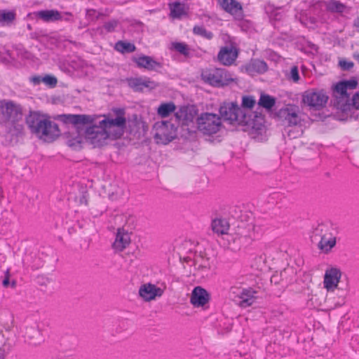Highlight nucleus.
I'll return each instance as SVG.
<instances>
[{
    "instance_id": "1",
    "label": "nucleus",
    "mask_w": 359,
    "mask_h": 359,
    "mask_svg": "<svg viewBox=\"0 0 359 359\" xmlns=\"http://www.w3.org/2000/svg\"><path fill=\"white\" fill-rule=\"evenodd\" d=\"M60 120L66 123H72L74 128L72 131L65 133L67 144L74 148H80L85 140L83 128L79 125L92 124L95 118L86 114H62Z\"/></svg>"
},
{
    "instance_id": "2",
    "label": "nucleus",
    "mask_w": 359,
    "mask_h": 359,
    "mask_svg": "<svg viewBox=\"0 0 359 359\" xmlns=\"http://www.w3.org/2000/svg\"><path fill=\"white\" fill-rule=\"evenodd\" d=\"M27 123L32 132L40 138L53 139L59 135L57 125L36 112L30 113Z\"/></svg>"
},
{
    "instance_id": "3",
    "label": "nucleus",
    "mask_w": 359,
    "mask_h": 359,
    "mask_svg": "<svg viewBox=\"0 0 359 359\" xmlns=\"http://www.w3.org/2000/svg\"><path fill=\"white\" fill-rule=\"evenodd\" d=\"M221 116L231 123L243 126H251L252 120L250 116L244 111L236 103H224L219 107Z\"/></svg>"
},
{
    "instance_id": "4",
    "label": "nucleus",
    "mask_w": 359,
    "mask_h": 359,
    "mask_svg": "<svg viewBox=\"0 0 359 359\" xmlns=\"http://www.w3.org/2000/svg\"><path fill=\"white\" fill-rule=\"evenodd\" d=\"M201 77L205 83L216 87L227 86L234 81L231 74L223 68L205 69L201 73Z\"/></svg>"
},
{
    "instance_id": "5",
    "label": "nucleus",
    "mask_w": 359,
    "mask_h": 359,
    "mask_svg": "<svg viewBox=\"0 0 359 359\" xmlns=\"http://www.w3.org/2000/svg\"><path fill=\"white\" fill-rule=\"evenodd\" d=\"M198 129L205 135L217 133L221 126V118L212 113H202L196 119Z\"/></svg>"
},
{
    "instance_id": "6",
    "label": "nucleus",
    "mask_w": 359,
    "mask_h": 359,
    "mask_svg": "<svg viewBox=\"0 0 359 359\" xmlns=\"http://www.w3.org/2000/svg\"><path fill=\"white\" fill-rule=\"evenodd\" d=\"M85 140L94 147H100L105 144L107 135L104 132L101 121L99 124H93L83 129Z\"/></svg>"
},
{
    "instance_id": "7",
    "label": "nucleus",
    "mask_w": 359,
    "mask_h": 359,
    "mask_svg": "<svg viewBox=\"0 0 359 359\" xmlns=\"http://www.w3.org/2000/svg\"><path fill=\"white\" fill-rule=\"evenodd\" d=\"M107 139H117L122 136L126 127V120L122 115L115 118H105L101 121Z\"/></svg>"
},
{
    "instance_id": "8",
    "label": "nucleus",
    "mask_w": 359,
    "mask_h": 359,
    "mask_svg": "<svg viewBox=\"0 0 359 359\" xmlns=\"http://www.w3.org/2000/svg\"><path fill=\"white\" fill-rule=\"evenodd\" d=\"M330 226L320 224L315 229V235L320 237L318 244L319 250L325 253L329 252L336 245V237L332 233Z\"/></svg>"
},
{
    "instance_id": "9",
    "label": "nucleus",
    "mask_w": 359,
    "mask_h": 359,
    "mask_svg": "<svg viewBox=\"0 0 359 359\" xmlns=\"http://www.w3.org/2000/svg\"><path fill=\"white\" fill-rule=\"evenodd\" d=\"M156 133L154 139L158 144H166L176 137V128L170 122L156 123Z\"/></svg>"
},
{
    "instance_id": "10",
    "label": "nucleus",
    "mask_w": 359,
    "mask_h": 359,
    "mask_svg": "<svg viewBox=\"0 0 359 359\" xmlns=\"http://www.w3.org/2000/svg\"><path fill=\"white\" fill-rule=\"evenodd\" d=\"M327 100L328 96L323 90H308L302 95L303 102L316 109L323 108Z\"/></svg>"
},
{
    "instance_id": "11",
    "label": "nucleus",
    "mask_w": 359,
    "mask_h": 359,
    "mask_svg": "<svg viewBox=\"0 0 359 359\" xmlns=\"http://www.w3.org/2000/svg\"><path fill=\"white\" fill-rule=\"evenodd\" d=\"M358 86V80L353 78L350 80L341 81L337 83L334 88L335 96L341 99H345L346 102L349 101L350 93L348 90H354Z\"/></svg>"
},
{
    "instance_id": "12",
    "label": "nucleus",
    "mask_w": 359,
    "mask_h": 359,
    "mask_svg": "<svg viewBox=\"0 0 359 359\" xmlns=\"http://www.w3.org/2000/svg\"><path fill=\"white\" fill-rule=\"evenodd\" d=\"M279 114L289 126H297L301 123L300 110L297 106H287L280 110Z\"/></svg>"
},
{
    "instance_id": "13",
    "label": "nucleus",
    "mask_w": 359,
    "mask_h": 359,
    "mask_svg": "<svg viewBox=\"0 0 359 359\" xmlns=\"http://www.w3.org/2000/svg\"><path fill=\"white\" fill-rule=\"evenodd\" d=\"M258 292L252 287L243 288L236 297L237 304L241 308H247L254 304L257 298Z\"/></svg>"
},
{
    "instance_id": "14",
    "label": "nucleus",
    "mask_w": 359,
    "mask_h": 359,
    "mask_svg": "<svg viewBox=\"0 0 359 359\" xmlns=\"http://www.w3.org/2000/svg\"><path fill=\"white\" fill-rule=\"evenodd\" d=\"M24 337L25 341L31 346H36L43 341L42 334L36 323L26 326Z\"/></svg>"
},
{
    "instance_id": "15",
    "label": "nucleus",
    "mask_w": 359,
    "mask_h": 359,
    "mask_svg": "<svg viewBox=\"0 0 359 359\" xmlns=\"http://www.w3.org/2000/svg\"><path fill=\"white\" fill-rule=\"evenodd\" d=\"M238 49L233 45L222 47L218 55V61L224 65H232L238 57Z\"/></svg>"
},
{
    "instance_id": "16",
    "label": "nucleus",
    "mask_w": 359,
    "mask_h": 359,
    "mask_svg": "<svg viewBox=\"0 0 359 359\" xmlns=\"http://www.w3.org/2000/svg\"><path fill=\"white\" fill-rule=\"evenodd\" d=\"M163 292L160 287L150 283L142 284L139 289V295L145 302H150L162 296Z\"/></svg>"
},
{
    "instance_id": "17",
    "label": "nucleus",
    "mask_w": 359,
    "mask_h": 359,
    "mask_svg": "<svg viewBox=\"0 0 359 359\" xmlns=\"http://www.w3.org/2000/svg\"><path fill=\"white\" fill-rule=\"evenodd\" d=\"M128 85L135 91L140 92L144 88L152 90L158 86V83L149 78H130L127 79Z\"/></svg>"
},
{
    "instance_id": "18",
    "label": "nucleus",
    "mask_w": 359,
    "mask_h": 359,
    "mask_svg": "<svg viewBox=\"0 0 359 359\" xmlns=\"http://www.w3.org/2000/svg\"><path fill=\"white\" fill-rule=\"evenodd\" d=\"M130 236L127 231L123 229H118L116 238L112 243V249L115 252L123 251L130 244Z\"/></svg>"
},
{
    "instance_id": "19",
    "label": "nucleus",
    "mask_w": 359,
    "mask_h": 359,
    "mask_svg": "<svg viewBox=\"0 0 359 359\" xmlns=\"http://www.w3.org/2000/svg\"><path fill=\"white\" fill-rule=\"evenodd\" d=\"M196 116V111L194 107H183L175 114V118L182 126L193 123Z\"/></svg>"
},
{
    "instance_id": "20",
    "label": "nucleus",
    "mask_w": 359,
    "mask_h": 359,
    "mask_svg": "<svg viewBox=\"0 0 359 359\" xmlns=\"http://www.w3.org/2000/svg\"><path fill=\"white\" fill-rule=\"evenodd\" d=\"M221 7L227 13L232 15L236 19L241 20L243 18V11L241 4L236 0H219Z\"/></svg>"
},
{
    "instance_id": "21",
    "label": "nucleus",
    "mask_w": 359,
    "mask_h": 359,
    "mask_svg": "<svg viewBox=\"0 0 359 359\" xmlns=\"http://www.w3.org/2000/svg\"><path fill=\"white\" fill-rule=\"evenodd\" d=\"M209 299L208 292L203 287L198 286L191 292L190 302L194 307H201L205 305Z\"/></svg>"
},
{
    "instance_id": "22",
    "label": "nucleus",
    "mask_w": 359,
    "mask_h": 359,
    "mask_svg": "<svg viewBox=\"0 0 359 359\" xmlns=\"http://www.w3.org/2000/svg\"><path fill=\"white\" fill-rule=\"evenodd\" d=\"M341 277V271H325L323 280L324 287L328 292H333L337 287Z\"/></svg>"
},
{
    "instance_id": "23",
    "label": "nucleus",
    "mask_w": 359,
    "mask_h": 359,
    "mask_svg": "<svg viewBox=\"0 0 359 359\" xmlns=\"http://www.w3.org/2000/svg\"><path fill=\"white\" fill-rule=\"evenodd\" d=\"M133 60L139 67L144 68L150 71H156L162 67V64L161 62L154 60L149 56H140L134 58Z\"/></svg>"
},
{
    "instance_id": "24",
    "label": "nucleus",
    "mask_w": 359,
    "mask_h": 359,
    "mask_svg": "<svg viewBox=\"0 0 359 359\" xmlns=\"http://www.w3.org/2000/svg\"><path fill=\"white\" fill-rule=\"evenodd\" d=\"M34 15L46 22H55L63 19L61 13L57 10L39 11L34 13Z\"/></svg>"
},
{
    "instance_id": "25",
    "label": "nucleus",
    "mask_w": 359,
    "mask_h": 359,
    "mask_svg": "<svg viewBox=\"0 0 359 359\" xmlns=\"http://www.w3.org/2000/svg\"><path fill=\"white\" fill-rule=\"evenodd\" d=\"M246 72L253 75L255 74H263L268 69L266 63L258 59L251 60L245 66Z\"/></svg>"
},
{
    "instance_id": "26",
    "label": "nucleus",
    "mask_w": 359,
    "mask_h": 359,
    "mask_svg": "<svg viewBox=\"0 0 359 359\" xmlns=\"http://www.w3.org/2000/svg\"><path fill=\"white\" fill-rule=\"evenodd\" d=\"M229 229L228 222L223 219H216L212 222V229L217 234H226Z\"/></svg>"
},
{
    "instance_id": "27",
    "label": "nucleus",
    "mask_w": 359,
    "mask_h": 359,
    "mask_svg": "<svg viewBox=\"0 0 359 359\" xmlns=\"http://www.w3.org/2000/svg\"><path fill=\"white\" fill-rule=\"evenodd\" d=\"M19 113V108L12 102H6L3 107V114L6 115L8 119L15 118Z\"/></svg>"
},
{
    "instance_id": "28",
    "label": "nucleus",
    "mask_w": 359,
    "mask_h": 359,
    "mask_svg": "<svg viewBox=\"0 0 359 359\" xmlns=\"http://www.w3.org/2000/svg\"><path fill=\"white\" fill-rule=\"evenodd\" d=\"M276 104V99L269 95L262 94L258 104L266 109L270 110Z\"/></svg>"
},
{
    "instance_id": "29",
    "label": "nucleus",
    "mask_w": 359,
    "mask_h": 359,
    "mask_svg": "<svg viewBox=\"0 0 359 359\" xmlns=\"http://www.w3.org/2000/svg\"><path fill=\"white\" fill-rule=\"evenodd\" d=\"M175 110V105L172 102L161 104L157 110L158 114L162 118L168 116Z\"/></svg>"
},
{
    "instance_id": "30",
    "label": "nucleus",
    "mask_w": 359,
    "mask_h": 359,
    "mask_svg": "<svg viewBox=\"0 0 359 359\" xmlns=\"http://www.w3.org/2000/svg\"><path fill=\"white\" fill-rule=\"evenodd\" d=\"M115 48L121 53H133L135 50L136 47L133 43L118 41L116 45Z\"/></svg>"
},
{
    "instance_id": "31",
    "label": "nucleus",
    "mask_w": 359,
    "mask_h": 359,
    "mask_svg": "<svg viewBox=\"0 0 359 359\" xmlns=\"http://www.w3.org/2000/svg\"><path fill=\"white\" fill-rule=\"evenodd\" d=\"M170 15L174 18H180L185 15L184 6L180 3L176 2L170 5Z\"/></svg>"
},
{
    "instance_id": "32",
    "label": "nucleus",
    "mask_w": 359,
    "mask_h": 359,
    "mask_svg": "<svg viewBox=\"0 0 359 359\" xmlns=\"http://www.w3.org/2000/svg\"><path fill=\"white\" fill-rule=\"evenodd\" d=\"M15 19V13L14 11H1L0 13V23L1 25H10Z\"/></svg>"
},
{
    "instance_id": "33",
    "label": "nucleus",
    "mask_w": 359,
    "mask_h": 359,
    "mask_svg": "<svg viewBox=\"0 0 359 359\" xmlns=\"http://www.w3.org/2000/svg\"><path fill=\"white\" fill-rule=\"evenodd\" d=\"M10 271H6L4 276L2 277V286L5 288H15L17 285V281L15 279H12L10 275Z\"/></svg>"
},
{
    "instance_id": "34",
    "label": "nucleus",
    "mask_w": 359,
    "mask_h": 359,
    "mask_svg": "<svg viewBox=\"0 0 359 359\" xmlns=\"http://www.w3.org/2000/svg\"><path fill=\"white\" fill-rule=\"evenodd\" d=\"M256 100L253 96L244 95L242 97L241 109L247 113V109H251L255 105Z\"/></svg>"
},
{
    "instance_id": "35",
    "label": "nucleus",
    "mask_w": 359,
    "mask_h": 359,
    "mask_svg": "<svg viewBox=\"0 0 359 359\" xmlns=\"http://www.w3.org/2000/svg\"><path fill=\"white\" fill-rule=\"evenodd\" d=\"M327 7L329 11L337 13H342L346 8L345 5L334 0L329 1Z\"/></svg>"
},
{
    "instance_id": "36",
    "label": "nucleus",
    "mask_w": 359,
    "mask_h": 359,
    "mask_svg": "<svg viewBox=\"0 0 359 359\" xmlns=\"http://www.w3.org/2000/svg\"><path fill=\"white\" fill-rule=\"evenodd\" d=\"M193 32L194 34L199 35L207 39H211L213 36V34L211 32H208L205 27L202 26H195L193 29Z\"/></svg>"
},
{
    "instance_id": "37",
    "label": "nucleus",
    "mask_w": 359,
    "mask_h": 359,
    "mask_svg": "<svg viewBox=\"0 0 359 359\" xmlns=\"http://www.w3.org/2000/svg\"><path fill=\"white\" fill-rule=\"evenodd\" d=\"M184 262H185L187 263V265H184L183 266L184 268L194 267L196 269H201L202 268H206L207 267V266L202 265V264H198V260H193V259H191L189 257L184 258Z\"/></svg>"
},
{
    "instance_id": "38",
    "label": "nucleus",
    "mask_w": 359,
    "mask_h": 359,
    "mask_svg": "<svg viewBox=\"0 0 359 359\" xmlns=\"http://www.w3.org/2000/svg\"><path fill=\"white\" fill-rule=\"evenodd\" d=\"M42 82L50 87H55L57 85V78L51 75H46L42 78Z\"/></svg>"
},
{
    "instance_id": "39",
    "label": "nucleus",
    "mask_w": 359,
    "mask_h": 359,
    "mask_svg": "<svg viewBox=\"0 0 359 359\" xmlns=\"http://www.w3.org/2000/svg\"><path fill=\"white\" fill-rule=\"evenodd\" d=\"M173 48L179 53L183 55L188 54V47L183 43H175L172 44Z\"/></svg>"
},
{
    "instance_id": "40",
    "label": "nucleus",
    "mask_w": 359,
    "mask_h": 359,
    "mask_svg": "<svg viewBox=\"0 0 359 359\" xmlns=\"http://www.w3.org/2000/svg\"><path fill=\"white\" fill-rule=\"evenodd\" d=\"M118 24V21L116 20H112L109 22H107L104 25V28L108 32H113L115 28L117 27Z\"/></svg>"
},
{
    "instance_id": "41",
    "label": "nucleus",
    "mask_w": 359,
    "mask_h": 359,
    "mask_svg": "<svg viewBox=\"0 0 359 359\" xmlns=\"http://www.w3.org/2000/svg\"><path fill=\"white\" fill-rule=\"evenodd\" d=\"M302 134V130L301 128L297 129H289L287 130V136L290 139H295L300 137Z\"/></svg>"
},
{
    "instance_id": "42",
    "label": "nucleus",
    "mask_w": 359,
    "mask_h": 359,
    "mask_svg": "<svg viewBox=\"0 0 359 359\" xmlns=\"http://www.w3.org/2000/svg\"><path fill=\"white\" fill-rule=\"evenodd\" d=\"M265 262V259L262 257V256L256 257L253 261V263L251 264L252 268H262V264Z\"/></svg>"
},
{
    "instance_id": "43",
    "label": "nucleus",
    "mask_w": 359,
    "mask_h": 359,
    "mask_svg": "<svg viewBox=\"0 0 359 359\" xmlns=\"http://www.w3.org/2000/svg\"><path fill=\"white\" fill-rule=\"evenodd\" d=\"M351 347L355 352L359 353V336H354L351 342Z\"/></svg>"
},
{
    "instance_id": "44",
    "label": "nucleus",
    "mask_w": 359,
    "mask_h": 359,
    "mask_svg": "<svg viewBox=\"0 0 359 359\" xmlns=\"http://www.w3.org/2000/svg\"><path fill=\"white\" fill-rule=\"evenodd\" d=\"M339 65L344 70H348L353 67V62L341 60L339 62Z\"/></svg>"
},
{
    "instance_id": "45",
    "label": "nucleus",
    "mask_w": 359,
    "mask_h": 359,
    "mask_svg": "<svg viewBox=\"0 0 359 359\" xmlns=\"http://www.w3.org/2000/svg\"><path fill=\"white\" fill-rule=\"evenodd\" d=\"M291 78L294 81H297L299 79V72L297 67H293L290 72Z\"/></svg>"
},
{
    "instance_id": "46",
    "label": "nucleus",
    "mask_w": 359,
    "mask_h": 359,
    "mask_svg": "<svg viewBox=\"0 0 359 359\" xmlns=\"http://www.w3.org/2000/svg\"><path fill=\"white\" fill-rule=\"evenodd\" d=\"M49 282V279L43 276H38L36 278V283L40 285H46Z\"/></svg>"
},
{
    "instance_id": "47",
    "label": "nucleus",
    "mask_w": 359,
    "mask_h": 359,
    "mask_svg": "<svg viewBox=\"0 0 359 359\" xmlns=\"http://www.w3.org/2000/svg\"><path fill=\"white\" fill-rule=\"evenodd\" d=\"M351 101L353 107L355 109H359V93H357L353 95Z\"/></svg>"
},
{
    "instance_id": "48",
    "label": "nucleus",
    "mask_w": 359,
    "mask_h": 359,
    "mask_svg": "<svg viewBox=\"0 0 359 359\" xmlns=\"http://www.w3.org/2000/svg\"><path fill=\"white\" fill-rule=\"evenodd\" d=\"M42 78L41 76H33L31 78V81L34 85H39L41 82H42Z\"/></svg>"
},
{
    "instance_id": "49",
    "label": "nucleus",
    "mask_w": 359,
    "mask_h": 359,
    "mask_svg": "<svg viewBox=\"0 0 359 359\" xmlns=\"http://www.w3.org/2000/svg\"><path fill=\"white\" fill-rule=\"evenodd\" d=\"M96 13V11L94 10V9H88L86 11V15L88 16V17H93L94 16V15Z\"/></svg>"
},
{
    "instance_id": "50",
    "label": "nucleus",
    "mask_w": 359,
    "mask_h": 359,
    "mask_svg": "<svg viewBox=\"0 0 359 359\" xmlns=\"http://www.w3.org/2000/svg\"><path fill=\"white\" fill-rule=\"evenodd\" d=\"M353 26L355 27H358V28L359 27V18H356L354 20Z\"/></svg>"
},
{
    "instance_id": "51",
    "label": "nucleus",
    "mask_w": 359,
    "mask_h": 359,
    "mask_svg": "<svg viewBox=\"0 0 359 359\" xmlns=\"http://www.w3.org/2000/svg\"><path fill=\"white\" fill-rule=\"evenodd\" d=\"M355 59L359 62V55H356L355 56Z\"/></svg>"
},
{
    "instance_id": "52",
    "label": "nucleus",
    "mask_w": 359,
    "mask_h": 359,
    "mask_svg": "<svg viewBox=\"0 0 359 359\" xmlns=\"http://www.w3.org/2000/svg\"><path fill=\"white\" fill-rule=\"evenodd\" d=\"M101 13H98V15L96 17V18H99V17L101 15Z\"/></svg>"
}]
</instances>
